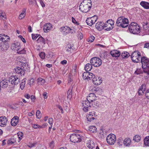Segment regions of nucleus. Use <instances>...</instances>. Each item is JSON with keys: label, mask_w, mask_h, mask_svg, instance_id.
<instances>
[{"label": "nucleus", "mask_w": 149, "mask_h": 149, "mask_svg": "<svg viewBox=\"0 0 149 149\" xmlns=\"http://www.w3.org/2000/svg\"><path fill=\"white\" fill-rule=\"evenodd\" d=\"M40 36V35L39 34H32V39L33 40H35L39 36Z\"/></svg>", "instance_id": "obj_42"}, {"label": "nucleus", "mask_w": 149, "mask_h": 149, "mask_svg": "<svg viewBox=\"0 0 149 149\" xmlns=\"http://www.w3.org/2000/svg\"><path fill=\"white\" fill-rule=\"evenodd\" d=\"M90 62L95 67L100 66L102 63L101 59L97 57H95L91 58L90 60Z\"/></svg>", "instance_id": "obj_7"}, {"label": "nucleus", "mask_w": 149, "mask_h": 149, "mask_svg": "<svg viewBox=\"0 0 149 149\" xmlns=\"http://www.w3.org/2000/svg\"><path fill=\"white\" fill-rule=\"evenodd\" d=\"M25 50L24 49H23L21 50H19L17 51V53L19 54H22L25 53Z\"/></svg>", "instance_id": "obj_50"}, {"label": "nucleus", "mask_w": 149, "mask_h": 149, "mask_svg": "<svg viewBox=\"0 0 149 149\" xmlns=\"http://www.w3.org/2000/svg\"><path fill=\"white\" fill-rule=\"evenodd\" d=\"M144 142L145 146H149V136H146L145 138Z\"/></svg>", "instance_id": "obj_31"}, {"label": "nucleus", "mask_w": 149, "mask_h": 149, "mask_svg": "<svg viewBox=\"0 0 149 149\" xmlns=\"http://www.w3.org/2000/svg\"><path fill=\"white\" fill-rule=\"evenodd\" d=\"M99 103L97 102H93L91 104H90V106H89V110L91 109V107H93L94 108L95 107L96 108V107H98V106L99 105Z\"/></svg>", "instance_id": "obj_35"}, {"label": "nucleus", "mask_w": 149, "mask_h": 149, "mask_svg": "<svg viewBox=\"0 0 149 149\" xmlns=\"http://www.w3.org/2000/svg\"><path fill=\"white\" fill-rule=\"evenodd\" d=\"M113 26H109V27L106 28L105 29V30H106L107 31H109L113 29Z\"/></svg>", "instance_id": "obj_62"}, {"label": "nucleus", "mask_w": 149, "mask_h": 149, "mask_svg": "<svg viewBox=\"0 0 149 149\" xmlns=\"http://www.w3.org/2000/svg\"><path fill=\"white\" fill-rule=\"evenodd\" d=\"M140 4L146 9H149V3L148 2L142 1L141 2Z\"/></svg>", "instance_id": "obj_25"}, {"label": "nucleus", "mask_w": 149, "mask_h": 149, "mask_svg": "<svg viewBox=\"0 0 149 149\" xmlns=\"http://www.w3.org/2000/svg\"><path fill=\"white\" fill-rule=\"evenodd\" d=\"M107 23L106 24H107L108 25L109 24L111 25V26H112L113 25L114 23V22L113 20L111 19L108 20L107 21Z\"/></svg>", "instance_id": "obj_41"}, {"label": "nucleus", "mask_w": 149, "mask_h": 149, "mask_svg": "<svg viewBox=\"0 0 149 149\" xmlns=\"http://www.w3.org/2000/svg\"><path fill=\"white\" fill-rule=\"evenodd\" d=\"M26 65L27 64L26 63H22V67H18L14 69L15 72L18 74H20L22 75H24L25 74L26 70L24 69V66H26Z\"/></svg>", "instance_id": "obj_9"}, {"label": "nucleus", "mask_w": 149, "mask_h": 149, "mask_svg": "<svg viewBox=\"0 0 149 149\" xmlns=\"http://www.w3.org/2000/svg\"><path fill=\"white\" fill-rule=\"evenodd\" d=\"M88 74L89 75V72H84L82 75V77L84 80L87 79L88 80Z\"/></svg>", "instance_id": "obj_30"}, {"label": "nucleus", "mask_w": 149, "mask_h": 149, "mask_svg": "<svg viewBox=\"0 0 149 149\" xmlns=\"http://www.w3.org/2000/svg\"><path fill=\"white\" fill-rule=\"evenodd\" d=\"M128 28L130 31L134 34H138L141 31L139 26L136 23H131Z\"/></svg>", "instance_id": "obj_5"}, {"label": "nucleus", "mask_w": 149, "mask_h": 149, "mask_svg": "<svg viewBox=\"0 0 149 149\" xmlns=\"http://www.w3.org/2000/svg\"><path fill=\"white\" fill-rule=\"evenodd\" d=\"M131 140L129 138L125 139L123 142V144L126 146H128L130 145Z\"/></svg>", "instance_id": "obj_27"}, {"label": "nucleus", "mask_w": 149, "mask_h": 149, "mask_svg": "<svg viewBox=\"0 0 149 149\" xmlns=\"http://www.w3.org/2000/svg\"><path fill=\"white\" fill-rule=\"evenodd\" d=\"M110 53L113 57H119L120 54V51L115 50L111 51Z\"/></svg>", "instance_id": "obj_21"}, {"label": "nucleus", "mask_w": 149, "mask_h": 149, "mask_svg": "<svg viewBox=\"0 0 149 149\" xmlns=\"http://www.w3.org/2000/svg\"><path fill=\"white\" fill-rule=\"evenodd\" d=\"M106 140L108 144L111 145H113L116 140V136L114 134H109L107 136Z\"/></svg>", "instance_id": "obj_10"}, {"label": "nucleus", "mask_w": 149, "mask_h": 149, "mask_svg": "<svg viewBox=\"0 0 149 149\" xmlns=\"http://www.w3.org/2000/svg\"><path fill=\"white\" fill-rule=\"evenodd\" d=\"M38 124L33 125H32V127L35 129H37L38 128Z\"/></svg>", "instance_id": "obj_64"}, {"label": "nucleus", "mask_w": 149, "mask_h": 149, "mask_svg": "<svg viewBox=\"0 0 149 149\" xmlns=\"http://www.w3.org/2000/svg\"><path fill=\"white\" fill-rule=\"evenodd\" d=\"M19 122V118L17 116H15L12 118L11 120V124L12 126H15Z\"/></svg>", "instance_id": "obj_19"}, {"label": "nucleus", "mask_w": 149, "mask_h": 149, "mask_svg": "<svg viewBox=\"0 0 149 149\" xmlns=\"http://www.w3.org/2000/svg\"><path fill=\"white\" fill-rule=\"evenodd\" d=\"M116 24L118 26L125 28L128 26V19L124 17H120L118 18Z\"/></svg>", "instance_id": "obj_4"}, {"label": "nucleus", "mask_w": 149, "mask_h": 149, "mask_svg": "<svg viewBox=\"0 0 149 149\" xmlns=\"http://www.w3.org/2000/svg\"><path fill=\"white\" fill-rule=\"evenodd\" d=\"M53 121V119L52 118H51L49 119L48 123L50 125H52V122Z\"/></svg>", "instance_id": "obj_55"}, {"label": "nucleus", "mask_w": 149, "mask_h": 149, "mask_svg": "<svg viewBox=\"0 0 149 149\" xmlns=\"http://www.w3.org/2000/svg\"><path fill=\"white\" fill-rule=\"evenodd\" d=\"M19 43L17 42L15 43L12 44L11 46V49L13 50L18 51L20 49Z\"/></svg>", "instance_id": "obj_20"}, {"label": "nucleus", "mask_w": 149, "mask_h": 149, "mask_svg": "<svg viewBox=\"0 0 149 149\" xmlns=\"http://www.w3.org/2000/svg\"><path fill=\"white\" fill-rule=\"evenodd\" d=\"M37 42L38 43H42L44 44H45V40L41 35L38 38Z\"/></svg>", "instance_id": "obj_28"}, {"label": "nucleus", "mask_w": 149, "mask_h": 149, "mask_svg": "<svg viewBox=\"0 0 149 149\" xmlns=\"http://www.w3.org/2000/svg\"><path fill=\"white\" fill-rule=\"evenodd\" d=\"M67 61L66 60H64L61 61V63L62 65H64L67 63Z\"/></svg>", "instance_id": "obj_60"}, {"label": "nucleus", "mask_w": 149, "mask_h": 149, "mask_svg": "<svg viewBox=\"0 0 149 149\" xmlns=\"http://www.w3.org/2000/svg\"><path fill=\"white\" fill-rule=\"evenodd\" d=\"M72 87H71L67 92V98L70 99L72 96Z\"/></svg>", "instance_id": "obj_26"}, {"label": "nucleus", "mask_w": 149, "mask_h": 149, "mask_svg": "<svg viewBox=\"0 0 149 149\" xmlns=\"http://www.w3.org/2000/svg\"><path fill=\"white\" fill-rule=\"evenodd\" d=\"M123 140L121 139H118L117 140V144L119 146H122V143H123Z\"/></svg>", "instance_id": "obj_46"}, {"label": "nucleus", "mask_w": 149, "mask_h": 149, "mask_svg": "<svg viewBox=\"0 0 149 149\" xmlns=\"http://www.w3.org/2000/svg\"><path fill=\"white\" fill-rule=\"evenodd\" d=\"M51 24L50 23L46 24L43 28L44 32H47L50 30L52 27Z\"/></svg>", "instance_id": "obj_23"}, {"label": "nucleus", "mask_w": 149, "mask_h": 149, "mask_svg": "<svg viewBox=\"0 0 149 149\" xmlns=\"http://www.w3.org/2000/svg\"><path fill=\"white\" fill-rule=\"evenodd\" d=\"M8 121L7 118L5 116L0 117V126L4 127L6 126Z\"/></svg>", "instance_id": "obj_14"}, {"label": "nucleus", "mask_w": 149, "mask_h": 149, "mask_svg": "<svg viewBox=\"0 0 149 149\" xmlns=\"http://www.w3.org/2000/svg\"><path fill=\"white\" fill-rule=\"evenodd\" d=\"M29 2L30 5H32L36 3V0H29Z\"/></svg>", "instance_id": "obj_48"}, {"label": "nucleus", "mask_w": 149, "mask_h": 149, "mask_svg": "<svg viewBox=\"0 0 149 149\" xmlns=\"http://www.w3.org/2000/svg\"><path fill=\"white\" fill-rule=\"evenodd\" d=\"M26 84V79H24L22 80V81L20 85V87L21 89L23 90Z\"/></svg>", "instance_id": "obj_37"}, {"label": "nucleus", "mask_w": 149, "mask_h": 149, "mask_svg": "<svg viewBox=\"0 0 149 149\" xmlns=\"http://www.w3.org/2000/svg\"><path fill=\"white\" fill-rule=\"evenodd\" d=\"M57 107L61 110V113H63V110L62 107L60 105H58L57 106Z\"/></svg>", "instance_id": "obj_57"}, {"label": "nucleus", "mask_w": 149, "mask_h": 149, "mask_svg": "<svg viewBox=\"0 0 149 149\" xmlns=\"http://www.w3.org/2000/svg\"><path fill=\"white\" fill-rule=\"evenodd\" d=\"M82 137L81 135L78 134L73 133L70 135V139L72 142L76 143L81 142L82 139Z\"/></svg>", "instance_id": "obj_6"}, {"label": "nucleus", "mask_w": 149, "mask_h": 149, "mask_svg": "<svg viewBox=\"0 0 149 149\" xmlns=\"http://www.w3.org/2000/svg\"><path fill=\"white\" fill-rule=\"evenodd\" d=\"M8 81L9 82L8 83L11 82L13 85H17L20 82V77H18L16 75H12L10 77L9 80Z\"/></svg>", "instance_id": "obj_8"}, {"label": "nucleus", "mask_w": 149, "mask_h": 149, "mask_svg": "<svg viewBox=\"0 0 149 149\" xmlns=\"http://www.w3.org/2000/svg\"><path fill=\"white\" fill-rule=\"evenodd\" d=\"M39 2L41 5L42 6V7H44L45 6V5L44 2L42 1V0H39Z\"/></svg>", "instance_id": "obj_58"}, {"label": "nucleus", "mask_w": 149, "mask_h": 149, "mask_svg": "<svg viewBox=\"0 0 149 149\" xmlns=\"http://www.w3.org/2000/svg\"><path fill=\"white\" fill-rule=\"evenodd\" d=\"M72 22L75 24L77 25H78L79 24L76 21L75 19L73 17H72Z\"/></svg>", "instance_id": "obj_49"}, {"label": "nucleus", "mask_w": 149, "mask_h": 149, "mask_svg": "<svg viewBox=\"0 0 149 149\" xmlns=\"http://www.w3.org/2000/svg\"><path fill=\"white\" fill-rule=\"evenodd\" d=\"M26 9L24 8L22 11L19 15V18L20 19H22L23 18H24L26 15Z\"/></svg>", "instance_id": "obj_29"}, {"label": "nucleus", "mask_w": 149, "mask_h": 149, "mask_svg": "<svg viewBox=\"0 0 149 149\" xmlns=\"http://www.w3.org/2000/svg\"><path fill=\"white\" fill-rule=\"evenodd\" d=\"M17 136L19 139L21 140L22 138L23 133L21 132H19L17 133Z\"/></svg>", "instance_id": "obj_44"}, {"label": "nucleus", "mask_w": 149, "mask_h": 149, "mask_svg": "<svg viewBox=\"0 0 149 149\" xmlns=\"http://www.w3.org/2000/svg\"><path fill=\"white\" fill-rule=\"evenodd\" d=\"M96 115L94 111L90 112L89 114L87 115V119L88 121L91 122L95 119Z\"/></svg>", "instance_id": "obj_12"}, {"label": "nucleus", "mask_w": 149, "mask_h": 149, "mask_svg": "<svg viewBox=\"0 0 149 149\" xmlns=\"http://www.w3.org/2000/svg\"><path fill=\"white\" fill-rule=\"evenodd\" d=\"M34 111H32L31 112H29L28 113V115L29 116H31L34 115Z\"/></svg>", "instance_id": "obj_59"}, {"label": "nucleus", "mask_w": 149, "mask_h": 149, "mask_svg": "<svg viewBox=\"0 0 149 149\" xmlns=\"http://www.w3.org/2000/svg\"><path fill=\"white\" fill-rule=\"evenodd\" d=\"M39 56L42 59H44L45 56V53L43 52H42L39 54Z\"/></svg>", "instance_id": "obj_43"}, {"label": "nucleus", "mask_w": 149, "mask_h": 149, "mask_svg": "<svg viewBox=\"0 0 149 149\" xmlns=\"http://www.w3.org/2000/svg\"><path fill=\"white\" fill-rule=\"evenodd\" d=\"M71 30L72 29L67 26L62 27L60 29V31L63 32V34L65 35L70 33Z\"/></svg>", "instance_id": "obj_11"}, {"label": "nucleus", "mask_w": 149, "mask_h": 149, "mask_svg": "<svg viewBox=\"0 0 149 149\" xmlns=\"http://www.w3.org/2000/svg\"><path fill=\"white\" fill-rule=\"evenodd\" d=\"M93 65L92 64L88 63L86 64L85 67V70L87 72L90 71L92 68Z\"/></svg>", "instance_id": "obj_24"}, {"label": "nucleus", "mask_w": 149, "mask_h": 149, "mask_svg": "<svg viewBox=\"0 0 149 149\" xmlns=\"http://www.w3.org/2000/svg\"><path fill=\"white\" fill-rule=\"evenodd\" d=\"M9 46L7 42H1L0 43V50L4 51L7 50Z\"/></svg>", "instance_id": "obj_15"}, {"label": "nucleus", "mask_w": 149, "mask_h": 149, "mask_svg": "<svg viewBox=\"0 0 149 149\" xmlns=\"http://www.w3.org/2000/svg\"><path fill=\"white\" fill-rule=\"evenodd\" d=\"M139 89L145 91L146 89V86L145 84H142Z\"/></svg>", "instance_id": "obj_53"}, {"label": "nucleus", "mask_w": 149, "mask_h": 149, "mask_svg": "<svg viewBox=\"0 0 149 149\" xmlns=\"http://www.w3.org/2000/svg\"><path fill=\"white\" fill-rule=\"evenodd\" d=\"M95 27L99 30H101L104 27H107V24H104V23L102 22H98L96 24Z\"/></svg>", "instance_id": "obj_13"}, {"label": "nucleus", "mask_w": 149, "mask_h": 149, "mask_svg": "<svg viewBox=\"0 0 149 149\" xmlns=\"http://www.w3.org/2000/svg\"><path fill=\"white\" fill-rule=\"evenodd\" d=\"M86 145L89 149H93L95 147L94 142L91 140H89L87 141Z\"/></svg>", "instance_id": "obj_16"}, {"label": "nucleus", "mask_w": 149, "mask_h": 149, "mask_svg": "<svg viewBox=\"0 0 149 149\" xmlns=\"http://www.w3.org/2000/svg\"><path fill=\"white\" fill-rule=\"evenodd\" d=\"M47 93L46 92H45L43 94V96L45 99L47 98Z\"/></svg>", "instance_id": "obj_63"}, {"label": "nucleus", "mask_w": 149, "mask_h": 149, "mask_svg": "<svg viewBox=\"0 0 149 149\" xmlns=\"http://www.w3.org/2000/svg\"><path fill=\"white\" fill-rule=\"evenodd\" d=\"M144 91L142 90L141 89H139L138 91L139 95H142L144 93Z\"/></svg>", "instance_id": "obj_56"}, {"label": "nucleus", "mask_w": 149, "mask_h": 149, "mask_svg": "<svg viewBox=\"0 0 149 149\" xmlns=\"http://www.w3.org/2000/svg\"><path fill=\"white\" fill-rule=\"evenodd\" d=\"M89 130L91 132H94L96 131L97 128L95 126H91L89 127Z\"/></svg>", "instance_id": "obj_39"}, {"label": "nucleus", "mask_w": 149, "mask_h": 149, "mask_svg": "<svg viewBox=\"0 0 149 149\" xmlns=\"http://www.w3.org/2000/svg\"><path fill=\"white\" fill-rule=\"evenodd\" d=\"M131 58L135 63H138L141 60L144 72L149 75V58L145 56L141 57L140 53L138 51H135L132 53Z\"/></svg>", "instance_id": "obj_1"}, {"label": "nucleus", "mask_w": 149, "mask_h": 149, "mask_svg": "<svg viewBox=\"0 0 149 149\" xmlns=\"http://www.w3.org/2000/svg\"><path fill=\"white\" fill-rule=\"evenodd\" d=\"M91 19H92V21H93V22L94 24L95 22H96V20L97 19V16H94L91 17Z\"/></svg>", "instance_id": "obj_51"}, {"label": "nucleus", "mask_w": 149, "mask_h": 149, "mask_svg": "<svg viewBox=\"0 0 149 149\" xmlns=\"http://www.w3.org/2000/svg\"><path fill=\"white\" fill-rule=\"evenodd\" d=\"M10 39L9 36L4 34H0V40L3 42H7Z\"/></svg>", "instance_id": "obj_18"}, {"label": "nucleus", "mask_w": 149, "mask_h": 149, "mask_svg": "<svg viewBox=\"0 0 149 149\" xmlns=\"http://www.w3.org/2000/svg\"><path fill=\"white\" fill-rule=\"evenodd\" d=\"M79 34L80 35L79 36L80 40H81L83 38V35L80 32L79 33Z\"/></svg>", "instance_id": "obj_61"}, {"label": "nucleus", "mask_w": 149, "mask_h": 149, "mask_svg": "<svg viewBox=\"0 0 149 149\" xmlns=\"http://www.w3.org/2000/svg\"><path fill=\"white\" fill-rule=\"evenodd\" d=\"M91 18H87L86 20V22L87 24L89 26H91L94 24Z\"/></svg>", "instance_id": "obj_32"}, {"label": "nucleus", "mask_w": 149, "mask_h": 149, "mask_svg": "<svg viewBox=\"0 0 149 149\" xmlns=\"http://www.w3.org/2000/svg\"><path fill=\"white\" fill-rule=\"evenodd\" d=\"M95 38L93 36H91L89 38V40L88 41V42H92L94 40Z\"/></svg>", "instance_id": "obj_52"}, {"label": "nucleus", "mask_w": 149, "mask_h": 149, "mask_svg": "<svg viewBox=\"0 0 149 149\" xmlns=\"http://www.w3.org/2000/svg\"><path fill=\"white\" fill-rule=\"evenodd\" d=\"M8 80H3L0 82V92L1 88H4L8 87Z\"/></svg>", "instance_id": "obj_17"}, {"label": "nucleus", "mask_w": 149, "mask_h": 149, "mask_svg": "<svg viewBox=\"0 0 149 149\" xmlns=\"http://www.w3.org/2000/svg\"><path fill=\"white\" fill-rule=\"evenodd\" d=\"M92 81L94 84L97 85L100 84L102 82L101 78L95 77L92 79Z\"/></svg>", "instance_id": "obj_22"}, {"label": "nucleus", "mask_w": 149, "mask_h": 149, "mask_svg": "<svg viewBox=\"0 0 149 149\" xmlns=\"http://www.w3.org/2000/svg\"><path fill=\"white\" fill-rule=\"evenodd\" d=\"M145 96L147 99H149V89L145 93Z\"/></svg>", "instance_id": "obj_54"}, {"label": "nucleus", "mask_w": 149, "mask_h": 149, "mask_svg": "<svg viewBox=\"0 0 149 149\" xmlns=\"http://www.w3.org/2000/svg\"><path fill=\"white\" fill-rule=\"evenodd\" d=\"M88 79H89V80H91L94 78H95V76L92 73H90L89 72V75L88 74Z\"/></svg>", "instance_id": "obj_40"}, {"label": "nucleus", "mask_w": 149, "mask_h": 149, "mask_svg": "<svg viewBox=\"0 0 149 149\" xmlns=\"http://www.w3.org/2000/svg\"><path fill=\"white\" fill-rule=\"evenodd\" d=\"M141 139V136L138 135H136L133 138V140L136 142H139Z\"/></svg>", "instance_id": "obj_33"}, {"label": "nucleus", "mask_w": 149, "mask_h": 149, "mask_svg": "<svg viewBox=\"0 0 149 149\" xmlns=\"http://www.w3.org/2000/svg\"><path fill=\"white\" fill-rule=\"evenodd\" d=\"M142 73V71L140 69H137L135 71L134 73L136 74H140Z\"/></svg>", "instance_id": "obj_45"}, {"label": "nucleus", "mask_w": 149, "mask_h": 149, "mask_svg": "<svg viewBox=\"0 0 149 149\" xmlns=\"http://www.w3.org/2000/svg\"><path fill=\"white\" fill-rule=\"evenodd\" d=\"M87 100L83 101L82 102V105L84 107L83 110L85 112H87L89 110L90 104L95 101L96 100V96L93 93H90L88 96H87Z\"/></svg>", "instance_id": "obj_2"}, {"label": "nucleus", "mask_w": 149, "mask_h": 149, "mask_svg": "<svg viewBox=\"0 0 149 149\" xmlns=\"http://www.w3.org/2000/svg\"><path fill=\"white\" fill-rule=\"evenodd\" d=\"M37 81L38 82V84L42 85L44 84L45 82V80L41 78H39L37 80Z\"/></svg>", "instance_id": "obj_38"}, {"label": "nucleus", "mask_w": 149, "mask_h": 149, "mask_svg": "<svg viewBox=\"0 0 149 149\" xmlns=\"http://www.w3.org/2000/svg\"><path fill=\"white\" fill-rule=\"evenodd\" d=\"M129 56V53L127 52H123L121 54V56L123 58H127Z\"/></svg>", "instance_id": "obj_34"}, {"label": "nucleus", "mask_w": 149, "mask_h": 149, "mask_svg": "<svg viewBox=\"0 0 149 149\" xmlns=\"http://www.w3.org/2000/svg\"><path fill=\"white\" fill-rule=\"evenodd\" d=\"M15 142V141L14 139H10L7 141V144L10 145L13 144Z\"/></svg>", "instance_id": "obj_36"}, {"label": "nucleus", "mask_w": 149, "mask_h": 149, "mask_svg": "<svg viewBox=\"0 0 149 149\" xmlns=\"http://www.w3.org/2000/svg\"><path fill=\"white\" fill-rule=\"evenodd\" d=\"M41 115V113L40 111L39 110H37L36 113V115L37 117L38 118H40Z\"/></svg>", "instance_id": "obj_47"}, {"label": "nucleus", "mask_w": 149, "mask_h": 149, "mask_svg": "<svg viewBox=\"0 0 149 149\" xmlns=\"http://www.w3.org/2000/svg\"><path fill=\"white\" fill-rule=\"evenodd\" d=\"M92 2L91 0H84L81 2L79 6V9L82 12L86 13L91 9Z\"/></svg>", "instance_id": "obj_3"}]
</instances>
